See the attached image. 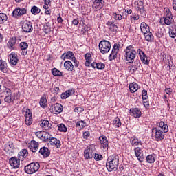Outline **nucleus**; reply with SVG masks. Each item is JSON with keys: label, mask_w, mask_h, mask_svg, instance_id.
I'll return each instance as SVG.
<instances>
[{"label": "nucleus", "mask_w": 176, "mask_h": 176, "mask_svg": "<svg viewBox=\"0 0 176 176\" xmlns=\"http://www.w3.org/2000/svg\"><path fill=\"white\" fill-rule=\"evenodd\" d=\"M108 171H116L119 167V156L114 155L109 157L106 163Z\"/></svg>", "instance_id": "obj_1"}, {"label": "nucleus", "mask_w": 176, "mask_h": 176, "mask_svg": "<svg viewBox=\"0 0 176 176\" xmlns=\"http://www.w3.org/2000/svg\"><path fill=\"white\" fill-rule=\"evenodd\" d=\"M3 94L5 96L4 101L7 102V104H11L14 100H19L20 98L19 92L12 94V90L9 88H5Z\"/></svg>", "instance_id": "obj_2"}, {"label": "nucleus", "mask_w": 176, "mask_h": 176, "mask_svg": "<svg viewBox=\"0 0 176 176\" xmlns=\"http://www.w3.org/2000/svg\"><path fill=\"white\" fill-rule=\"evenodd\" d=\"M137 56V51L133 45H129L125 50V57L129 63H133Z\"/></svg>", "instance_id": "obj_3"}, {"label": "nucleus", "mask_w": 176, "mask_h": 176, "mask_svg": "<svg viewBox=\"0 0 176 176\" xmlns=\"http://www.w3.org/2000/svg\"><path fill=\"white\" fill-rule=\"evenodd\" d=\"M99 50L102 54H105L111 50V42L102 40L99 43Z\"/></svg>", "instance_id": "obj_4"}, {"label": "nucleus", "mask_w": 176, "mask_h": 176, "mask_svg": "<svg viewBox=\"0 0 176 176\" xmlns=\"http://www.w3.org/2000/svg\"><path fill=\"white\" fill-rule=\"evenodd\" d=\"M39 167H41L39 162H32L25 166V171L27 174H34V173H36L39 170Z\"/></svg>", "instance_id": "obj_5"}, {"label": "nucleus", "mask_w": 176, "mask_h": 176, "mask_svg": "<svg viewBox=\"0 0 176 176\" xmlns=\"http://www.w3.org/2000/svg\"><path fill=\"white\" fill-rule=\"evenodd\" d=\"M95 148L94 145H90L87 147V149L84 151V156L85 159H93V156H94Z\"/></svg>", "instance_id": "obj_6"}, {"label": "nucleus", "mask_w": 176, "mask_h": 176, "mask_svg": "<svg viewBox=\"0 0 176 176\" xmlns=\"http://www.w3.org/2000/svg\"><path fill=\"white\" fill-rule=\"evenodd\" d=\"M104 5H105V0H95L92 5V9L94 12H98L104 8Z\"/></svg>", "instance_id": "obj_7"}, {"label": "nucleus", "mask_w": 176, "mask_h": 176, "mask_svg": "<svg viewBox=\"0 0 176 176\" xmlns=\"http://www.w3.org/2000/svg\"><path fill=\"white\" fill-rule=\"evenodd\" d=\"M152 133L155 134L156 141H162V140H164V135L162 130L157 129V128H153L152 129Z\"/></svg>", "instance_id": "obj_8"}, {"label": "nucleus", "mask_w": 176, "mask_h": 176, "mask_svg": "<svg viewBox=\"0 0 176 176\" xmlns=\"http://www.w3.org/2000/svg\"><path fill=\"white\" fill-rule=\"evenodd\" d=\"M25 116V124H27V126H31V124H32V113H31V111L30 110V109H26Z\"/></svg>", "instance_id": "obj_9"}, {"label": "nucleus", "mask_w": 176, "mask_h": 176, "mask_svg": "<svg viewBox=\"0 0 176 176\" xmlns=\"http://www.w3.org/2000/svg\"><path fill=\"white\" fill-rule=\"evenodd\" d=\"M27 13V9L25 8H17L12 12V16L14 17H20V16H23Z\"/></svg>", "instance_id": "obj_10"}, {"label": "nucleus", "mask_w": 176, "mask_h": 176, "mask_svg": "<svg viewBox=\"0 0 176 176\" xmlns=\"http://www.w3.org/2000/svg\"><path fill=\"white\" fill-rule=\"evenodd\" d=\"M22 30L24 32H32L34 30L32 23L25 21L22 25Z\"/></svg>", "instance_id": "obj_11"}, {"label": "nucleus", "mask_w": 176, "mask_h": 176, "mask_svg": "<svg viewBox=\"0 0 176 176\" xmlns=\"http://www.w3.org/2000/svg\"><path fill=\"white\" fill-rule=\"evenodd\" d=\"M101 146L103 148V151L107 152L108 151L109 144H108V140L107 139L106 136H100L99 138Z\"/></svg>", "instance_id": "obj_12"}, {"label": "nucleus", "mask_w": 176, "mask_h": 176, "mask_svg": "<svg viewBox=\"0 0 176 176\" xmlns=\"http://www.w3.org/2000/svg\"><path fill=\"white\" fill-rule=\"evenodd\" d=\"M101 146L103 148V151L107 152L108 151L109 144H108V140L107 139L106 136H100L99 138Z\"/></svg>", "instance_id": "obj_13"}, {"label": "nucleus", "mask_w": 176, "mask_h": 176, "mask_svg": "<svg viewBox=\"0 0 176 176\" xmlns=\"http://www.w3.org/2000/svg\"><path fill=\"white\" fill-rule=\"evenodd\" d=\"M10 164L12 168H19L20 167V160L16 157H12L10 159Z\"/></svg>", "instance_id": "obj_14"}, {"label": "nucleus", "mask_w": 176, "mask_h": 176, "mask_svg": "<svg viewBox=\"0 0 176 176\" xmlns=\"http://www.w3.org/2000/svg\"><path fill=\"white\" fill-rule=\"evenodd\" d=\"M138 52L139 53V56L142 63H143V64H146V65H148V64H149V60H148V57L146 56L145 53H144V51L141 49H139L138 50Z\"/></svg>", "instance_id": "obj_15"}, {"label": "nucleus", "mask_w": 176, "mask_h": 176, "mask_svg": "<svg viewBox=\"0 0 176 176\" xmlns=\"http://www.w3.org/2000/svg\"><path fill=\"white\" fill-rule=\"evenodd\" d=\"M50 109L54 113H61V112H63V105L56 103L55 104H52L50 107Z\"/></svg>", "instance_id": "obj_16"}, {"label": "nucleus", "mask_w": 176, "mask_h": 176, "mask_svg": "<svg viewBox=\"0 0 176 176\" xmlns=\"http://www.w3.org/2000/svg\"><path fill=\"white\" fill-rule=\"evenodd\" d=\"M39 147V143L36 142L35 140H32L29 143L28 148L31 152L35 153L38 151V148Z\"/></svg>", "instance_id": "obj_17"}, {"label": "nucleus", "mask_w": 176, "mask_h": 176, "mask_svg": "<svg viewBox=\"0 0 176 176\" xmlns=\"http://www.w3.org/2000/svg\"><path fill=\"white\" fill-rule=\"evenodd\" d=\"M75 57V54H74V52L71 51H68L66 53H64L61 55L60 58L61 60H72Z\"/></svg>", "instance_id": "obj_18"}, {"label": "nucleus", "mask_w": 176, "mask_h": 176, "mask_svg": "<svg viewBox=\"0 0 176 176\" xmlns=\"http://www.w3.org/2000/svg\"><path fill=\"white\" fill-rule=\"evenodd\" d=\"M135 153L139 162H144V154H142V150L140 147L135 148Z\"/></svg>", "instance_id": "obj_19"}, {"label": "nucleus", "mask_w": 176, "mask_h": 176, "mask_svg": "<svg viewBox=\"0 0 176 176\" xmlns=\"http://www.w3.org/2000/svg\"><path fill=\"white\" fill-rule=\"evenodd\" d=\"M107 28L111 32H116V31H118V25H116V24H115V23H113V21H109L107 23Z\"/></svg>", "instance_id": "obj_20"}, {"label": "nucleus", "mask_w": 176, "mask_h": 176, "mask_svg": "<svg viewBox=\"0 0 176 176\" xmlns=\"http://www.w3.org/2000/svg\"><path fill=\"white\" fill-rule=\"evenodd\" d=\"M10 62L12 65H17V63H19V58H17V54L15 53H11L9 56Z\"/></svg>", "instance_id": "obj_21"}, {"label": "nucleus", "mask_w": 176, "mask_h": 176, "mask_svg": "<svg viewBox=\"0 0 176 176\" xmlns=\"http://www.w3.org/2000/svg\"><path fill=\"white\" fill-rule=\"evenodd\" d=\"M21 50H22L21 54L23 56H27V53L28 51L27 50L28 49V43L25 42H21L19 45Z\"/></svg>", "instance_id": "obj_22"}, {"label": "nucleus", "mask_w": 176, "mask_h": 176, "mask_svg": "<svg viewBox=\"0 0 176 176\" xmlns=\"http://www.w3.org/2000/svg\"><path fill=\"white\" fill-rule=\"evenodd\" d=\"M50 145L56 146V148H61V142L56 138H51L50 139Z\"/></svg>", "instance_id": "obj_23"}, {"label": "nucleus", "mask_w": 176, "mask_h": 176, "mask_svg": "<svg viewBox=\"0 0 176 176\" xmlns=\"http://www.w3.org/2000/svg\"><path fill=\"white\" fill-rule=\"evenodd\" d=\"M140 30L143 34H145L151 32L149 25H148V24H146V23L145 22H143L140 24Z\"/></svg>", "instance_id": "obj_24"}, {"label": "nucleus", "mask_w": 176, "mask_h": 176, "mask_svg": "<svg viewBox=\"0 0 176 176\" xmlns=\"http://www.w3.org/2000/svg\"><path fill=\"white\" fill-rule=\"evenodd\" d=\"M131 116L133 118H140L141 117V111L138 108L131 109H130Z\"/></svg>", "instance_id": "obj_25"}, {"label": "nucleus", "mask_w": 176, "mask_h": 176, "mask_svg": "<svg viewBox=\"0 0 176 176\" xmlns=\"http://www.w3.org/2000/svg\"><path fill=\"white\" fill-rule=\"evenodd\" d=\"M39 153L43 156V157H49L50 156V151L46 147H43L40 149Z\"/></svg>", "instance_id": "obj_26"}, {"label": "nucleus", "mask_w": 176, "mask_h": 176, "mask_svg": "<svg viewBox=\"0 0 176 176\" xmlns=\"http://www.w3.org/2000/svg\"><path fill=\"white\" fill-rule=\"evenodd\" d=\"M92 68H97V69H104L105 68V64L100 62V63H96L94 62L91 64Z\"/></svg>", "instance_id": "obj_27"}, {"label": "nucleus", "mask_w": 176, "mask_h": 176, "mask_svg": "<svg viewBox=\"0 0 176 176\" xmlns=\"http://www.w3.org/2000/svg\"><path fill=\"white\" fill-rule=\"evenodd\" d=\"M130 142L133 146H138V145H142L141 141H140L135 136L131 138Z\"/></svg>", "instance_id": "obj_28"}, {"label": "nucleus", "mask_w": 176, "mask_h": 176, "mask_svg": "<svg viewBox=\"0 0 176 176\" xmlns=\"http://www.w3.org/2000/svg\"><path fill=\"white\" fill-rule=\"evenodd\" d=\"M0 71H2V72H6L8 71V63L2 59L0 60Z\"/></svg>", "instance_id": "obj_29"}, {"label": "nucleus", "mask_w": 176, "mask_h": 176, "mask_svg": "<svg viewBox=\"0 0 176 176\" xmlns=\"http://www.w3.org/2000/svg\"><path fill=\"white\" fill-rule=\"evenodd\" d=\"M64 67L67 71H74V64L70 60H66L64 63Z\"/></svg>", "instance_id": "obj_30"}, {"label": "nucleus", "mask_w": 176, "mask_h": 176, "mask_svg": "<svg viewBox=\"0 0 176 176\" xmlns=\"http://www.w3.org/2000/svg\"><path fill=\"white\" fill-rule=\"evenodd\" d=\"M41 126L45 130H49V129L52 127V124H50V122L47 120H43L42 123L41 124Z\"/></svg>", "instance_id": "obj_31"}, {"label": "nucleus", "mask_w": 176, "mask_h": 176, "mask_svg": "<svg viewBox=\"0 0 176 176\" xmlns=\"http://www.w3.org/2000/svg\"><path fill=\"white\" fill-rule=\"evenodd\" d=\"M144 36L147 42H153L154 37L152 32H148L147 33H145Z\"/></svg>", "instance_id": "obj_32"}, {"label": "nucleus", "mask_w": 176, "mask_h": 176, "mask_svg": "<svg viewBox=\"0 0 176 176\" xmlns=\"http://www.w3.org/2000/svg\"><path fill=\"white\" fill-rule=\"evenodd\" d=\"M85 58L86 60V62H85V66L86 67H90V63H91V54L90 53H87L85 55Z\"/></svg>", "instance_id": "obj_33"}, {"label": "nucleus", "mask_w": 176, "mask_h": 176, "mask_svg": "<svg viewBox=\"0 0 176 176\" xmlns=\"http://www.w3.org/2000/svg\"><path fill=\"white\" fill-rule=\"evenodd\" d=\"M129 89H130L131 93H135V91L138 90V85L134 82L131 83L129 85Z\"/></svg>", "instance_id": "obj_34"}, {"label": "nucleus", "mask_w": 176, "mask_h": 176, "mask_svg": "<svg viewBox=\"0 0 176 176\" xmlns=\"http://www.w3.org/2000/svg\"><path fill=\"white\" fill-rule=\"evenodd\" d=\"M16 37L10 38L9 41L7 43V46L10 49H12V47H13L14 45H16Z\"/></svg>", "instance_id": "obj_35"}, {"label": "nucleus", "mask_w": 176, "mask_h": 176, "mask_svg": "<svg viewBox=\"0 0 176 176\" xmlns=\"http://www.w3.org/2000/svg\"><path fill=\"white\" fill-rule=\"evenodd\" d=\"M162 20H164V24H166V25H170L173 23V21H174L173 17L164 16L163 19H161L160 21H162Z\"/></svg>", "instance_id": "obj_36"}, {"label": "nucleus", "mask_w": 176, "mask_h": 176, "mask_svg": "<svg viewBox=\"0 0 176 176\" xmlns=\"http://www.w3.org/2000/svg\"><path fill=\"white\" fill-rule=\"evenodd\" d=\"M50 138H52L50 133L44 131V132L43 133L42 140H43V141H45V142H47V141L50 140Z\"/></svg>", "instance_id": "obj_37"}, {"label": "nucleus", "mask_w": 176, "mask_h": 176, "mask_svg": "<svg viewBox=\"0 0 176 176\" xmlns=\"http://www.w3.org/2000/svg\"><path fill=\"white\" fill-rule=\"evenodd\" d=\"M52 75H54V76H64L63 72L57 69V68L52 69Z\"/></svg>", "instance_id": "obj_38"}, {"label": "nucleus", "mask_w": 176, "mask_h": 176, "mask_svg": "<svg viewBox=\"0 0 176 176\" xmlns=\"http://www.w3.org/2000/svg\"><path fill=\"white\" fill-rule=\"evenodd\" d=\"M118 58V52L116 51H111V53L109 56V60L112 61V60H115Z\"/></svg>", "instance_id": "obj_39"}, {"label": "nucleus", "mask_w": 176, "mask_h": 176, "mask_svg": "<svg viewBox=\"0 0 176 176\" xmlns=\"http://www.w3.org/2000/svg\"><path fill=\"white\" fill-rule=\"evenodd\" d=\"M155 35H156L157 38H162L163 36V30H162V28H160L159 26L157 27Z\"/></svg>", "instance_id": "obj_40"}, {"label": "nucleus", "mask_w": 176, "mask_h": 176, "mask_svg": "<svg viewBox=\"0 0 176 176\" xmlns=\"http://www.w3.org/2000/svg\"><path fill=\"white\" fill-rule=\"evenodd\" d=\"M40 106L42 107V108H46V107H47V100L46 99V98H41Z\"/></svg>", "instance_id": "obj_41"}, {"label": "nucleus", "mask_w": 176, "mask_h": 176, "mask_svg": "<svg viewBox=\"0 0 176 176\" xmlns=\"http://www.w3.org/2000/svg\"><path fill=\"white\" fill-rule=\"evenodd\" d=\"M31 13H32L34 15L39 14L41 13V9L34 6L31 9Z\"/></svg>", "instance_id": "obj_42"}, {"label": "nucleus", "mask_w": 176, "mask_h": 176, "mask_svg": "<svg viewBox=\"0 0 176 176\" xmlns=\"http://www.w3.org/2000/svg\"><path fill=\"white\" fill-rule=\"evenodd\" d=\"M169 35L171 38H175L176 36V26H173L169 31Z\"/></svg>", "instance_id": "obj_43"}, {"label": "nucleus", "mask_w": 176, "mask_h": 176, "mask_svg": "<svg viewBox=\"0 0 176 176\" xmlns=\"http://www.w3.org/2000/svg\"><path fill=\"white\" fill-rule=\"evenodd\" d=\"M56 127L58 128V130H59V131H62L63 133L67 132V126H65L64 124L57 125Z\"/></svg>", "instance_id": "obj_44"}, {"label": "nucleus", "mask_w": 176, "mask_h": 176, "mask_svg": "<svg viewBox=\"0 0 176 176\" xmlns=\"http://www.w3.org/2000/svg\"><path fill=\"white\" fill-rule=\"evenodd\" d=\"M6 20H8V16L6 14L0 13V24L3 23Z\"/></svg>", "instance_id": "obj_45"}, {"label": "nucleus", "mask_w": 176, "mask_h": 176, "mask_svg": "<svg viewBox=\"0 0 176 176\" xmlns=\"http://www.w3.org/2000/svg\"><path fill=\"white\" fill-rule=\"evenodd\" d=\"M146 160L148 163H155V157L152 155H149L146 157Z\"/></svg>", "instance_id": "obj_46"}, {"label": "nucleus", "mask_w": 176, "mask_h": 176, "mask_svg": "<svg viewBox=\"0 0 176 176\" xmlns=\"http://www.w3.org/2000/svg\"><path fill=\"white\" fill-rule=\"evenodd\" d=\"M43 31L45 34H49L50 32H52V28L47 25H44Z\"/></svg>", "instance_id": "obj_47"}, {"label": "nucleus", "mask_w": 176, "mask_h": 176, "mask_svg": "<svg viewBox=\"0 0 176 176\" xmlns=\"http://www.w3.org/2000/svg\"><path fill=\"white\" fill-rule=\"evenodd\" d=\"M19 156H23V157H27L28 156V151L27 149H23L22 151L19 152Z\"/></svg>", "instance_id": "obj_48"}, {"label": "nucleus", "mask_w": 176, "mask_h": 176, "mask_svg": "<svg viewBox=\"0 0 176 176\" xmlns=\"http://www.w3.org/2000/svg\"><path fill=\"white\" fill-rule=\"evenodd\" d=\"M113 124H115L116 127H120V126H122V122H120V120L119 119V118H116L113 120Z\"/></svg>", "instance_id": "obj_49"}, {"label": "nucleus", "mask_w": 176, "mask_h": 176, "mask_svg": "<svg viewBox=\"0 0 176 176\" xmlns=\"http://www.w3.org/2000/svg\"><path fill=\"white\" fill-rule=\"evenodd\" d=\"M76 126H79L81 129L86 126V123L83 120L78 121L76 123Z\"/></svg>", "instance_id": "obj_50"}, {"label": "nucleus", "mask_w": 176, "mask_h": 176, "mask_svg": "<svg viewBox=\"0 0 176 176\" xmlns=\"http://www.w3.org/2000/svg\"><path fill=\"white\" fill-rule=\"evenodd\" d=\"M119 49H120V44L115 43L112 49L113 52H117L119 53Z\"/></svg>", "instance_id": "obj_51"}, {"label": "nucleus", "mask_w": 176, "mask_h": 176, "mask_svg": "<svg viewBox=\"0 0 176 176\" xmlns=\"http://www.w3.org/2000/svg\"><path fill=\"white\" fill-rule=\"evenodd\" d=\"M113 16H114L115 20H122V19H123V16H122V14H117L116 12L113 13Z\"/></svg>", "instance_id": "obj_52"}, {"label": "nucleus", "mask_w": 176, "mask_h": 176, "mask_svg": "<svg viewBox=\"0 0 176 176\" xmlns=\"http://www.w3.org/2000/svg\"><path fill=\"white\" fill-rule=\"evenodd\" d=\"M137 10L141 13V14H145V8H144V6H140L137 8Z\"/></svg>", "instance_id": "obj_53"}, {"label": "nucleus", "mask_w": 176, "mask_h": 176, "mask_svg": "<svg viewBox=\"0 0 176 176\" xmlns=\"http://www.w3.org/2000/svg\"><path fill=\"white\" fill-rule=\"evenodd\" d=\"M43 133H44V131H40L36 132L35 134L36 137H38V138L42 139L43 138Z\"/></svg>", "instance_id": "obj_54"}, {"label": "nucleus", "mask_w": 176, "mask_h": 176, "mask_svg": "<svg viewBox=\"0 0 176 176\" xmlns=\"http://www.w3.org/2000/svg\"><path fill=\"white\" fill-rule=\"evenodd\" d=\"M52 93L54 94V96H57V94L60 92V88L54 87L53 89L51 90Z\"/></svg>", "instance_id": "obj_55"}, {"label": "nucleus", "mask_w": 176, "mask_h": 176, "mask_svg": "<svg viewBox=\"0 0 176 176\" xmlns=\"http://www.w3.org/2000/svg\"><path fill=\"white\" fill-rule=\"evenodd\" d=\"M72 60L73 61L74 64V67L76 68H78V67H79V62L78 61V60H76V58L74 56Z\"/></svg>", "instance_id": "obj_56"}, {"label": "nucleus", "mask_w": 176, "mask_h": 176, "mask_svg": "<svg viewBox=\"0 0 176 176\" xmlns=\"http://www.w3.org/2000/svg\"><path fill=\"white\" fill-rule=\"evenodd\" d=\"M60 97H61L62 100H65L66 98H68V97H69V94L68 93H67V91H65V93H63L60 95Z\"/></svg>", "instance_id": "obj_57"}, {"label": "nucleus", "mask_w": 176, "mask_h": 176, "mask_svg": "<svg viewBox=\"0 0 176 176\" xmlns=\"http://www.w3.org/2000/svg\"><path fill=\"white\" fill-rule=\"evenodd\" d=\"M94 159L95 160H101V159H102V155H100V154H94Z\"/></svg>", "instance_id": "obj_58"}, {"label": "nucleus", "mask_w": 176, "mask_h": 176, "mask_svg": "<svg viewBox=\"0 0 176 176\" xmlns=\"http://www.w3.org/2000/svg\"><path fill=\"white\" fill-rule=\"evenodd\" d=\"M90 136V132L89 131H87L83 133V137L85 140H87L89 137Z\"/></svg>", "instance_id": "obj_59"}, {"label": "nucleus", "mask_w": 176, "mask_h": 176, "mask_svg": "<svg viewBox=\"0 0 176 176\" xmlns=\"http://www.w3.org/2000/svg\"><path fill=\"white\" fill-rule=\"evenodd\" d=\"M83 111H85V109L82 108V107H76L74 109V112L77 113L78 112H83Z\"/></svg>", "instance_id": "obj_60"}, {"label": "nucleus", "mask_w": 176, "mask_h": 176, "mask_svg": "<svg viewBox=\"0 0 176 176\" xmlns=\"http://www.w3.org/2000/svg\"><path fill=\"white\" fill-rule=\"evenodd\" d=\"M163 131V133H168V126L167 124H165L163 128H161Z\"/></svg>", "instance_id": "obj_61"}, {"label": "nucleus", "mask_w": 176, "mask_h": 176, "mask_svg": "<svg viewBox=\"0 0 176 176\" xmlns=\"http://www.w3.org/2000/svg\"><path fill=\"white\" fill-rule=\"evenodd\" d=\"M131 20H140V15L133 14L131 16Z\"/></svg>", "instance_id": "obj_62"}, {"label": "nucleus", "mask_w": 176, "mask_h": 176, "mask_svg": "<svg viewBox=\"0 0 176 176\" xmlns=\"http://www.w3.org/2000/svg\"><path fill=\"white\" fill-rule=\"evenodd\" d=\"M143 102L146 103L148 102L149 98H148V95H146L145 96H142Z\"/></svg>", "instance_id": "obj_63"}, {"label": "nucleus", "mask_w": 176, "mask_h": 176, "mask_svg": "<svg viewBox=\"0 0 176 176\" xmlns=\"http://www.w3.org/2000/svg\"><path fill=\"white\" fill-rule=\"evenodd\" d=\"M164 17H172L173 18V14H171V12L170 10H166V16Z\"/></svg>", "instance_id": "obj_64"}]
</instances>
